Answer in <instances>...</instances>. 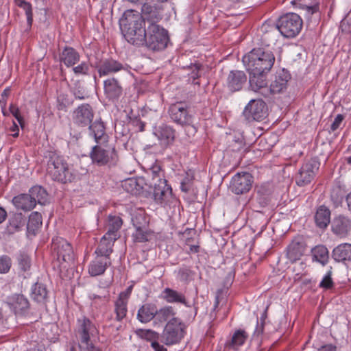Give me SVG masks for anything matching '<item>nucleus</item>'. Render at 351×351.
<instances>
[{"mask_svg": "<svg viewBox=\"0 0 351 351\" xmlns=\"http://www.w3.org/2000/svg\"><path fill=\"white\" fill-rule=\"evenodd\" d=\"M120 29L125 40L130 44L141 47L147 31L143 18L133 10L124 12L119 20Z\"/></svg>", "mask_w": 351, "mask_h": 351, "instance_id": "obj_1", "label": "nucleus"}, {"mask_svg": "<svg viewBox=\"0 0 351 351\" xmlns=\"http://www.w3.org/2000/svg\"><path fill=\"white\" fill-rule=\"evenodd\" d=\"M45 158L47 174L53 181L66 184L75 180V176L73 169L64 156L57 152L49 151Z\"/></svg>", "mask_w": 351, "mask_h": 351, "instance_id": "obj_2", "label": "nucleus"}, {"mask_svg": "<svg viewBox=\"0 0 351 351\" xmlns=\"http://www.w3.org/2000/svg\"><path fill=\"white\" fill-rule=\"evenodd\" d=\"M74 332L80 351H101L95 346L99 330L90 319L84 316L78 318Z\"/></svg>", "mask_w": 351, "mask_h": 351, "instance_id": "obj_3", "label": "nucleus"}, {"mask_svg": "<svg viewBox=\"0 0 351 351\" xmlns=\"http://www.w3.org/2000/svg\"><path fill=\"white\" fill-rule=\"evenodd\" d=\"M276 58L272 51L263 47L254 48L244 55L242 61L247 71H270Z\"/></svg>", "mask_w": 351, "mask_h": 351, "instance_id": "obj_4", "label": "nucleus"}, {"mask_svg": "<svg viewBox=\"0 0 351 351\" xmlns=\"http://www.w3.org/2000/svg\"><path fill=\"white\" fill-rule=\"evenodd\" d=\"M169 40L168 32L156 23H149L141 47H145L149 50L158 51L167 47Z\"/></svg>", "mask_w": 351, "mask_h": 351, "instance_id": "obj_5", "label": "nucleus"}, {"mask_svg": "<svg viewBox=\"0 0 351 351\" xmlns=\"http://www.w3.org/2000/svg\"><path fill=\"white\" fill-rule=\"evenodd\" d=\"M96 144L92 147L89 157L93 165L97 167H114L119 162V155L115 147Z\"/></svg>", "mask_w": 351, "mask_h": 351, "instance_id": "obj_6", "label": "nucleus"}, {"mask_svg": "<svg viewBox=\"0 0 351 351\" xmlns=\"http://www.w3.org/2000/svg\"><path fill=\"white\" fill-rule=\"evenodd\" d=\"M303 25L300 15L290 12L281 16L276 23V28L285 38H295L301 32Z\"/></svg>", "mask_w": 351, "mask_h": 351, "instance_id": "obj_7", "label": "nucleus"}, {"mask_svg": "<svg viewBox=\"0 0 351 351\" xmlns=\"http://www.w3.org/2000/svg\"><path fill=\"white\" fill-rule=\"evenodd\" d=\"M184 325L179 318L169 320L161 335L162 342L172 346L180 342L184 336Z\"/></svg>", "mask_w": 351, "mask_h": 351, "instance_id": "obj_8", "label": "nucleus"}, {"mask_svg": "<svg viewBox=\"0 0 351 351\" xmlns=\"http://www.w3.org/2000/svg\"><path fill=\"white\" fill-rule=\"evenodd\" d=\"M170 119L181 126L191 125L193 116L190 112V108L184 102L171 104L168 110Z\"/></svg>", "mask_w": 351, "mask_h": 351, "instance_id": "obj_9", "label": "nucleus"}, {"mask_svg": "<svg viewBox=\"0 0 351 351\" xmlns=\"http://www.w3.org/2000/svg\"><path fill=\"white\" fill-rule=\"evenodd\" d=\"M267 115V106L262 99H252L245 107L243 116L248 122L261 121Z\"/></svg>", "mask_w": 351, "mask_h": 351, "instance_id": "obj_10", "label": "nucleus"}, {"mask_svg": "<svg viewBox=\"0 0 351 351\" xmlns=\"http://www.w3.org/2000/svg\"><path fill=\"white\" fill-rule=\"evenodd\" d=\"M320 163L316 158H311L302 165L295 177L298 186H304L311 182L314 179Z\"/></svg>", "mask_w": 351, "mask_h": 351, "instance_id": "obj_11", "label": "nucleus"}, {"mask_svg": "<svg viewBox=\"0 0 351 351\" xmlns=\"http://www.w3.org/2000/svg\"><path fill=\"white\" fill-rule=\"evenodd\" d=\"M51 248L60 263H71L74 260L73 248L69 243L62 237L53 239Z\"/></svg>", "mask_w": 351, "mask_h": 351, "instance_id": "obj_12", "label": "nucleus"}, {"mask_svg": "<svg viewBox=\"0 0 351 351\" xmlns=\"http://www.w3.org/2000/svg\"><path fill=\"white\" fill-rule=\"evenodd\" d=\"M94 115L93 107L88 104H82L74 109L71 117L75 125L86 128L93 122Z\"/></svg>", "mask_w": 351, "mask_h": 351, "instance_id": "obj_13", "label": "nucleus"}, {"mask_svg": "<svg viewBox=\"0 0 351 351\" xmlns=\"http://www.w3.org/2000/svg\"><path fill=\"white\" fill-rule=\"evenodd\" d=\"M247 72L249 73V83L251 89L265 97H268L267 75L269 71H247Z\"/></svg>", "mask_w": 351, "mask_h": 351, "instance_id": "obj_14", "label": "nucleus"}, {"mask_svg": "<svg viewBox=\"0 0 351 351\" xmlns=\"http://www.w3.org/2000/svg\"><path fill=\"white\" fill-rule=\"evenodd\" d=\"M253 177L250 173H237L230 182V189L237 195L247 193L252 188Z\"/></svg>", "mask_w": 351, "mask_h": 351, "instance_id": "obj_15", "label": "nucleus"}, {"mask_svg": "<svg viewBox=\"0 0 351 351\" xmlns=\"http://www.w3.org/2000/svg\"><path fill=\"white\" fill-rule=\"evenodd\" d=\"M154 198L158 204H167L173 199L172 189L167 184V180L164 178H159L154 182Z\"/></svg>", "mask_w": 351, "mask_h": 351, "instance_id": "obj_16", "label": "nucleus"}, {"mask_svg": "<svg viewBox=\"0 0 351 351\" xmlns=\"http://www.w3.org/2000/svg\"><path fill=\"white\" fill-rule=\"evenodd\" d=\"M10 309L17 316L26 317L30 311V303L23 294L15 293L8 298L7 302Z\"/></svg>", "mask_w": 351, "mask_h": 351, "instance_id": "obj_17", "label": "nucleus"}, {"mask_svg": "<svg viewBox=\"0 0 351 351\" xmlns=\"http://www.w3.org/2000/svg\"><path fill=\"white\" fill-rule=\"evenodd\" d=\"M94 66L97 69L100 77L112 75L122 70H127L128 69L126 64H123L112 58H107L100 62H97L95 64Z\"/></svg>", "mask_w": 351, "mask_h": 351, "instance_id": "obj_18", "label": "nucleus"}, {"mask_svg": "<svg viewBox=\"0 0 351 351\" xmlns=\"http://www.w3.org/2000/svg\"><path fill=\"white\" fill-rule=\"evenodd\" d=\"M123 88L115 77H110L104 82V93L106 99L113 103L117 102L123 95Z\"/></svg>", "mask_w": 351, "mask_h": 351, "instance_id": "obj_19", "label": "nucleus"}, {"mask_svg": "<svg viewBox=\"0 0 351 351\" xmlns=\"http://www.w3.org/2000/svg\"><path fill=\"white\" fill-rule=\"evenodd\" d=\"M306 247L303 238L300 237H295L286 250V256L289 262L293 263L300 260L304 253Z\"/></svg>", "mask_w": 351, "mask_h": 351, "instance_id": "obj_20", "label": "nucleus"}, {"mask_svg": "<svg viewBox=\"0 0 351 351\" xmlns=\"http://www.w3.org/2000/svg\"><path fill=\"white\" fill-rule=\"evenodd\" d=\"M331 230L334 234L344 238L351 231V219L343 215H339L333 218Z\"/></svg>", "mask_w": 351, "mask_h": 351, "instance_id": "obj_21", "label": "nucleus"}, {"mask_svg": "<svg viewBox=\"0 0 351 351\" xmlns=\"http://www.w3.org/2000/svg\"><path fill=\"white\" fill-rule=\"evenodd\" d=\"M154 134L157 137L160 144L165 146L172 145L176 138V130L173 126L161 123L156 126Z\"/></svg>", "mask_w": 351, "mask_h": 351, "instance_id": "obj_22", "label": "nucleus"}, {"mask_svg": "<svg viewBox=\"0 0 351 351\" xmlns=\"http://www.w3.org/2000/svg\"><path fill=\"white\" fill-rule=\"evenodd\" d=\"M88 127L90 136L94 138L97 144H105L108 141L109 136L106 132V125L101 118L92 122Z\"/></svg>", "mask_w": 351, "mask_h": 351, "instance_id": "obj_23", "label": "nucleus"}, {"mask_svg": "<svg viewBox=\"0 0 351 351\" xmlns=\"http://www.w3.org/2000/svg\"><path fill=\"white\" fill-rule=\"evenodd\" d=\"M111 264L110 257L96 254L88 265V273L91 276L101 275Z\"/></svg>", "mask_w": 351, "mask_h": 351, "instance_id": "obj_24", "label": "nucleus"}, {"mask_svg": "<svg viewBox=\"0 0 351 351\" xmlns=\"http://www.w3.org/2000/svg\"><path fill=\"white\" fill-rule=\"evenodd\" d=\"M246 82L247 76L243 71L233 70L228 74L226 84L230 91L235 92L241 90Z\"/></svg>", "mask_w": 351, "mask_h": 351, "instance_id": "obj_25", "label": "nucleus"}, {"mask_svg": "<svg viewBox=\"0 0 351 351\" xmlns=\"http://www.w3.org/2000/svg\"><path fill=\"white\" fill-rule=\"evenodd\" d=\"M290 79V75L284 69L275 75L274 80L272 81L268 88L269 97L272 94H276L282 92L286 88L287 82Z\"/></svg>", "mask_w": 351, "mask_h": 351, "instance_id": "obj_26", "label": "nucleus"}, {"mask_svg": "<svg viewBox=\"0 0 351 351\" xmlns=\"http://www.w3.org/2000/svg\"><path fill=\"white\" fill-rule=\"evenodd\" d=\"M141 15L143 18L145 24L156 23L161 19V15L159 10L154 5L149 3H145L142 5Z\"/></svg>", "mask_w": 351, "mask_h": 351, "instance_id": "obj_27", "label": "nucleus"}, {"mask_svg": "<svg viewBox=\"0 0 351 351\" xmlns=\"http://www.w3.org/2000/svg\"><path fill=\"white\" fill-rule=\"evenodd\" d=\"M117 239H118L116 237L105 234L101 239V241L95 250V254L110 257V255L113 252L114 243Z\"/></svg>", "mask_w": 351, "mask_h": 351, "instance_id": "obj_28", "label": "nucleus"}, {"mask_svg": "<svg viewBox=\"0 0 351 351\" xmlns=\"http://www.w3.org/2000/svg\"><path fill=\"white\" fill-rule=\"evenodd\" d=\"M332 258L339 263H346L351 261V244L342 243L332 250Z\"/></svg>", "mask_w": 351, "mask_h": 351, "instance_id": "obj_29", "label": "nucleus"}, {"mask_svg": "<svg viewBox=\"0 0 351 351\" xmlns=\"http://www.w3.org/2000/svg\"><path fill=\"white\" fill-rule=\"evenodd\" d=\"M156 306L152 303H146L139 308L137 313V319L141 323H147L156 318Z\"/></svg>", "mask_w": 351, "mask_h": 351, "instance_id": "obj_30", "label": "nucleus"}, {"mask_svg": "<svg viewBox=\"0 0 351 351\" xmlns=\"http://www.w3.org/2000/svg\"><path fill=\"white\" fill-rule=\"evenodd\" d=\"M80 58L79 53L73 47L66 46L60 53V61L67 67L74 66Z\"/></svg>", "mask_w": 351, "mask_h": 351, "instance_id": "obj_31", "label": "nucleus"}, {"mask_svg": "<svg viewBox=\"0 0 351 351\" xmlns=\"http://www.w3.org/2000/svg\"><path fill=\"white\" fill-rule=\"evenodd\" d=\"M26 223V217L21 213H15L10 215L7 225V231L13 234L21 230Z\"/></svg>", "mask_w": 351, "mask_h": 351, "instance_id": "obj_32", "label": "nucleus"}, {"mask_svg": "<svg viewBox=\"0 0 351 351\" xmlns=\"http://www.w3.org/2000/svg\"><path fill=\"white\" fill-rule=\"evenodd\" d=\"M161 297L167 303H180L189 306L185 295L182 293L171 288H165L161 293Z\"/></svg>", "mask_w": 351, "mask_h": 351, "instance_id": "obj_33", "label": "nucleus"}, {"mask_svg": "<svg viewBox=\"0 0 351 351\" xmlns=\"http://www.w3.org/2000/svg\"><path fill=\"white\" fill-rule=\"evenodd\" d=\"M12 203L17 209L24 211H29L36 206L29 193H21L14 197Z\"/></svg>", "mask_w": 351, "mask_h": 351, "instance_id": "obj_34", "label": "nucleus"}, {"mask_svg": "<svg viewBox=\"0 0 351 351\" xmlns=\"http://www.w3.org/2000/svg\"><path fill=\"white\" fill-rule=\"evenodd\" d=\"M314 219L319 228L325 229L330 222V210L325 206H320L315 212Z\"/></svg>", "mask_w": 351, "mask_h": 351, "instance_id": "obj_35", "label": "nucleus"}, {"mask_svg": "<svg viewBox=\"0 0 351 351\" xmlns=\"http://www.w3.org/2000/svg\"><path fill=\"white\" fill-rule=\"evenodd\" d=\"M248 338L247 333L241 329L237 330L232 335L230 340L226 341V347L234 350H237L239 347L243 346Z\"/></svg>", "mask_w": 351, "mask_h": 351, "instance_id": "obj_36", "label": "nucleus"}, {"mask_svg": "<svg viewBox=\"0 0 351 351\" xmlns=\"http://www.w3.org/2000/svg\"><path fill=\"white\" fill-rule=\"evenodd\" d=\"M30 295L33 300L39 303L45 302L48 295L46 285L43 283L36 282L31 288Z\"/></svg>", "mask_w": 351, "mask_h": 351, "instance_id": "obj_37", "label": "nucleus"}, {"mask_svg": "<svg viewBox=\"0 0 351 351\" xmlns=\"http://www.w3.org/2000/svg\"><path fill=\"white\" fill-rule=\"evenodd\" d=\"M122 224L123 221L119 216L110 215L108 217V231L106 234L119 239V230Z\"/></svg>", "mask_w": 351, "mask_h": 351, "instance_id": "obj_38", "label": "nucleus"}, {"mask_svg": "<svg viewBox=\"0 0 351 351\" xmlns=\"http://www.w3.org/2000/svg\"><path fill=\"white\" fill-rule=\"evenodd\" d=\"M176 315V312L175 311L173 306H165L158 310L157 309V313L156 314L154 322L163 324L167 321L169 322V320H171L173 318H177Z\"/></svg>", "mask_w": 351, "mask_h": 351, "instance_id": "obj_39", "label": "nucleus"}, {"mask_svg": "<svg viewBox=\"0 0 351 351\" xmlns=\"http://www.w3.org/2000/svg\"><path fill=\"white\" fill-rule=\"evenodd\" d=\"M43 224L42 215L38 212H33L29 217L27 223V230L29 234L35 235Z\"/></svg>", "mask_w": 351, "mask_h": 351, "instance_id": "obj_40", "label": "nucleus"}, {"mask_svg": "<svg viewBox=\"0 0 351 351\" xmlns=\"http://www.w3.org/2000/svg\"><path fill=\"white\" fill-rule=\"evenodd\" d=\"M29 194L35 205L40 204L44 205L47 201L48 194L46 190L40 186H34L29 190Z\"/></svg>", "mask_w": 351, "mask_h": 351, "instance_id": "obj_41", "label": "nucleus"}, {"mask_svg": "<svg viewBox=\"0 0 351 351\" xmlns=\"http://www.w3.org/2000/svg\"><path fill=\"white\" fill-rule=\"evenodd\" d=\"M128 303L122 299L117 298L114 302V312L116 315L114 319L117 322H121L128 313Z\"/></svg>", "mask_w": 351, "mask_h": 351, "instance_id": "obj_42", "label": "nucleus"}, {"mask_svg": "<svg viewBox=\"0 0 351 351\" xmlns=\"http://www.w3.org/2000/svg\"><path fill=\"white\" fill-rule=\"evenodd\" d=\"M313 259L323 265H326L328 261V250L324 245H317L312 249Z\"/></svg>", "mask_w": 351, "mask_h": 351, "instance_id": "obj_43", "label": "nucleus"}, {"mask_svg": "<svg viewBox=\"0 0 351 351\" xmlns=\"http://www.w3.org/2000/svg\"><path fill=\"white\" fill-rule=\"evenodd\" d=\"M202 65L200 63H194L191 64L188 66V70L189 73V81L193 84L199 85L200 83L197 81L198 78L201 76V72L202 71Z\"/></svg>", "mask_w": 351, "mask_h": 351, "instance_id": "obj_44", "label": "nucleus"}, {"mask_svg": "<svg viewBox=\"0 0 351 351\" xmlns=\"http://www.w3.org/2000/svg\"><path fill=\"white\" fill-rule=\"evenodd\" d=\"M17 261L19 268L23 271H27L30 269L32 265V260L29 255L25 252H20L17 256Z\"/></svg>", "mask_w": 351, "mask_h": 351, "instance_id": "obj_45", "label": "nucleus"}, {"mask_svg": "<svg viewBox=\"0 0 351 351\" xmlns=\"http://www.w3.org/2000/svg\"><path fill=\"white\" fill-rule=\"evenodd\" d=\"M135 229V232H134L132 234L134 241L143 243L149 240V237L151 235V232L148 230V227Z\"/></svg>", "mask_w": 351, "mask_h": 351, "instance_id": "obj_46", "label": "nucleus"}, {"mask_svg": "<svg viewBox=\"0 0 351 351\" xmlns=\"http://www.w3.org/2000/svg\"><path fill=\"white\" fill-rule=\"evenodd\" d=\"M136 333L141 338L145 339L147 341H150L151 343L158 341L160 338L159 333L152 330L140 329L136 332Z\"/></svg>", "mask_w": 351, "mask_h": 351, "instance_id": "obj_47", "label": "nucleus"}, {"mask_svg": "<svg viewBox=\"0 0 351 351\" xmlns=\"http://www.w3.org/2000/svg\"><path fill=\"white\" fill-rule=\"evenodd\" d=\"M19 8H22L27 16V25L31 27L33 23V12H32V6L29 2L24 1H20L18 2V5Z\"/></svg>", "mask_w": 351, "mask_h": 351, "instance_id": "obj_48", "label": "nucleus"}, {"mask_svg": "<svg viewBox=\"0 0 351 351\" xmlns=\"http://www.w3.org/2000/svg\"><path fill=\"white\" fill-rule=\"evenodd\" d=\"M177 278L181 282H188L193 274L192 270L187 266L183 265L176 271Z\"/></svg>", "mask_w": 351, "mask_h": 351, "instance_id": "obj_49", "label": "nucleus"}, {"mask_svg": "<svg viewBox=\"0 0 351 351\" xmlns=\"http://www.w3.org/2000/svg\"><path fill=\"white\" fill-rule=\"evenodd\" d=\"M335 283L332 278V271H328L319 282V287L325 290H329L334 287Z\"/></svg>", "mask_w": 351, "mask_h": 351, "instance_id": "obj_50", "label": "nucleus"}, {"mask_svg": "<svg viewBox=\"0 0 351 351\" xmlns=\"http://www.w3.org/2000/svg\"><path fill=\"white\" fill-rule=\"evenodd\" d=\"M132 223L135 228H147L148 221L143 214L139 213L132 218Z\"/></svg>", "mask_w": 351, "mask_h": 351, "instance_id": "obj_51", "label": "nucleus"}, {"mask_svg": "<svg viewBox=\"0 0 351 351\" xmlns=\"http://www.w3.org/2000/svg\"><path fill=\"white\" fill-rule=\"evenodd\" d=\"M12 266V260L7 255L0 256V274H7Z\"/></svg>", "mask_w": 351, "mask_h": 351, "instance_id": "obj_52", "label": "nucleus"}, {"mask_svg": "<svg viewBox=\"0 0 351 351\" xmlns=\"http://www.w3.org/2000/svg\"><path fill=\"white\" fill-rule=\"evenodd\" d=\"M72 93L76 99L84 100L88 98L87 93L84 87L80 85H76L72 89Z\"/></svg>", "mask_w": 351, "mask_h": 351, "instance_id": "obj_53", "label": "nucleus"}, {"mask_svg": "<svg viewBox=\"0 0 351 351\" xmlns=\"http://www.w3.org/2000/svg\"><path fill=\"white\" fill-rule=\"evenodd\" d=\"M90 67L87 62H82L80 64L73 68L74 73L77 75H86L88 74Z\"/></svg>", "mask_w": 351, "mask_h": 351, "instance_id": "obj_54", "label": "nucleus"}, {"mask_svg": "<svg viewBox=\"0 0 351 351\" xmlns=\"http://www.w3.org/2000/svg\"><path fill=\"white\" fill-rule=\"evenodd\" d=\"M193 180V176H189V174L187 173L186 176L182 180L180 183V189L182 191L188 193L191 190Z\"/></svg>", "mask_w": 351, "mask_h": 351, "instance_id": "obj_55", "label": "nucleus"}, {"mask_svg": "<svg viewBox=\"0 0 351 351\" xmlns=\"http://www.w3.org/2000/svg\"><path fill=\"white\" fill-rule=\"evenodd\" d=\"M9 111L18 121L21 126L23 127L24 121L23 117L21 115L19 108L16 106L12 104L10 105Z\"/></svg>", "mask_w": 351, "mask_h": 351, "instance_id": "obj_56", "label": "nucleus"}, {"mask_svg": "<svg viewBox=\"0 0 351 351\" xmlns=\"http://www.w3.org/2000/svg\"><path fill=\"white\" fill-rule=\"evenodd\" d=\"M137 185V182L135 180L128 179L124 181L123 187H124L127 191L132 193L134 189H136Z\"/></svg>", "mask_w": 351, "mask_h": 351, "instance_id": "obj_57", "label": "nucleus"}, {"mask_svg": "<svg viewBox=\"0 0 351 351\" xmlns=\"http://www.w3.org/2000/svg\"><path fill=\"white\" fill-rule=\"evenodd\" d=\"M343 119H344V116L343 114H337L336 116V117L335 118L332 123L330 125L331 131L335 132V130H337L339 128V126L341 124Z\"/></svg>", "mask_w": 351, "mask_h": 351, "instance_id": "obj_58", "label": "nucleus"}, {"mask_svg": "<svg viewBox=\"0 0 351 351\" xmlns=\"http://www.w3.org/2000/svg\"><path fill=\"white\" fill-rule=\"evenodd\" d=\"M133 289V285L129 286L124 291H121L119 295L118 298L122 299L125 301L128 302L129 298L131 295L132 291Z\"/></svg>", "mask_w": 351, "mask_h": 351, "instance_id": "obj_59", "label": "nucleus"}, {"mask_svg": "<svg viewBox=\"0 0 351 351\" xmlns=\"http://www.w3.org/2000/svg\"><path fill=\"white\" fill-rule=\"evenodd\" d=\"M307 15V16H311L314 13H316L319 10V5L316 4L314 5H304V7L302 8Z\"/></svg>", "mask_w": 351, "mask_h": 351, "instance_id": "obj_60", "label": "nucleus"}, {"mask_svg": "<svg viewBox=\"0 0 351 351\" xmlns=\"http://www.w3.org/2000/svg\"><path fill=\"white\" fill-rule=\"evenodd\" d=\"M152 179L154 182L159 180V178H162L161 176H163L161 169L159 167H154L152 169Z\"/></svg>", "mask_w": 351, "mask_h": 351, "instance_id": "obj_61", "label": "nucleus"}, {"mask_svg": "<svg viewBox=\"0 0 351 351\" xmlns=\"http://www.w3.org/2000/svg\"><path fill=\"white\" fill-rule=\"evenodd\" d=\"M264 323L257 320V324L254 330V335L259 336L263 333L264 330Z\"/></svg>", "mask_w": 351, "mask_h": 351, "instance_id": "obj_62", "label": "nucleus"}, {"mask_svg": "<svg viewBox=\"0 0 351 351\" xmlns=\"http://www.w3.org/2000/svg\"><path fill=\"white\" fill-rule=\"evenodd\" d=\"M317 351H337V347L332 344H326L318 348Z\"/></svg>", "mask_w": 351, "mask_h": 351, "instance_id": "obj_63", "label": "nucleus"}, {"mask_svg": "<svg viewBox=\"0 0 351 351\" xmlns=\"http://www.w3.org/2000/svg\"><path fill=\"white\" fill-rule=\"evenodd\" d=\"M152 348L154 350V351H167V348L164 347V346L160 345L158 341H154L151 343Z\"/></svg>", "mask_w": 351, "mask_h": 351, "instance_id": "obj_64", "label": "nucleus"}]
</instances>
